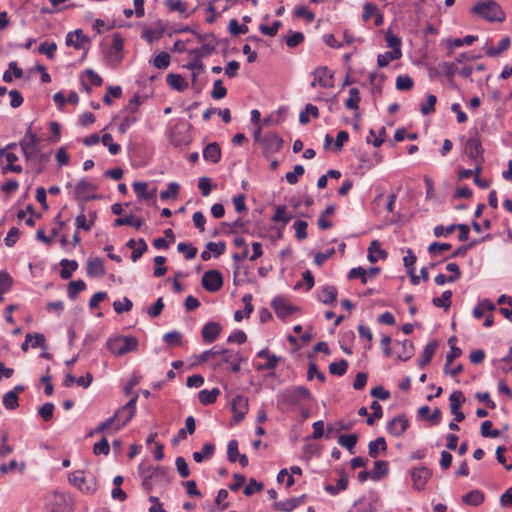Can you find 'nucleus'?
<instances>
[{
  "label": "nucleus",
  "mask_w": 512,
  "mask_h": 512,
  "mask_svg": "<svg viewBox=\"0 0 512 512\" xmlns=\"http://www.w3.org/2000/svg\"><path fill=\"white\" fill-rule=\"evenodd\" d=\"M138 396L132 397L124 406L119 408L112 417L103 421L95 429H93L90 435L96 433H102L115 424V430L119 431L122 429L135 415L136 413V402Z\"/></svg>",
  "instance_id": "obj_1"
},
{
  "label": "nucleus",
  "mask_w": 512,
  "mask_h": 512,
  "mask_svg": "<svg viewBox=\"0 0 512 512\" xmlns=\"http://www.w3.org/2000/svg\"><path fill=\"white\" fill-rule=\"evenodd\" d=\"M309 400H311V393L304 386L287 388L277 396L279 408H294Z\"/></svg>",
  "instance_id": "obj_2"
},
{
  "label": "nucleus",
  "mask_w": 512,
  "mask_h": 512,
  "mask_svg": "<svg viewBox=\"0 0 512 512\" xmlns=\"http://www.w3.org/2000/svg\"><path fill=\"white\" fill-rule=\"evenodd\" d=\"M471 11L489 22H503L505 20L504 11L493 0L478 2L472 7Z\"/></svg>",
  "instance_id": "obj_3"
},
{
  "label": "nucleus",
  "mask_w": 512,
  "mask_h": 512,
  "mask_svg": "<svg viewBox=\"0 0 512 512\" xmlns=\"http://www.w3.org/2000/svg\"><path fill=\"white\" fill-rule=\"evenodd\" d=\"M106 345L112 354L115 356H122L126 353L137 350L138 340L133 336H118L109 339Z\"/></svg>",
  "instance_id": "obj_4"
},
{
  "label": "nucleus",
  "mask_w": 512,
  "mask_h": 512,
  "mask_svg": "<svg viewBox=\"0 0 512 512\" xmlns=\"http://www.w3.org/2000/svg\"><path fill=\"white\" fill-rule=\"evenodd\" d=\"M47 512H72L71 497L60 491H53L46 497Z\"/></svg>",
  "instance_id": "obj_5"
},
{
  "label": "nucleus",
  "mask_w": 512,
  "mask_h": 512,
  "mask_svg": "<svg viewBox=\"0 0 512 512\" xmlns=\"http://www.w3.org/2000/svg\"><path fill=\"white\" fill-rule=\"evenodd\" d=\"M39 139L32 132L31 128H28L24 137L20 140L19 146L27 162H34L40 149L38 147Z\"/></svg>",
  "instance_id": "obj_6"
},
{
  "label": "nucleus",
  "mask_w": 512,
  "mask_h": 512,
  "mask_svg": "<svg viewBox=\"0 0 512 512\" xmlns=\"http://www.w3.org/2000/svg\"><path fill=\"white\" fill-rule=\"evenodd\" d=\"M165 468L153 467L150 465L141 464L139 466V474L142 478V486L146 490H151L154 486L155 479L164 475Z\"/></svg>",
  "instance_id": "obj_7"
},
{
  "label": "nucleus",
  "mask_w": 512,
  "mask_h": 512,
  "mask_svg": "<svg viewBox=\"0 0 512 512\" xmlns=\"http://www.w3.org/2000/svg\"><path fill=\"white\" fill-rule=\"evenodd\" d=\"M69 482L86 494H93L96 491V481L93 477L87 479L81 471H75L68 477Z\"/></svg>",
  "instance_id": "obj_8"
},
{
  "label": "nucleus",
  "mask_w": 512,
  "mask_h": 512,
  "mask_svg": "<svg viewBox=\"0 0 512 512\" xmlns=\"http://www.w3.org/2000/svg\"><path fill=\"white\" fill-rule=\"evenodd\" d=\"M202 286L209 292H217L223 286V277L218 270H208L202 276Z\"/></svg>",
  "instance_id": "obj_9"
},
{
  "label": "nucleus",
  "mask_w": 512,
  "mask_h": 512,
  "mask_svg": "<svg viewBox=\"0 0 512 512\" xmlns=\"http://www.w3.org/2000/svg\"><path fill=\"white\" fill-rule=\"evenodd\" d=\"M123 57V38L119 33L113 35L112 43L106 52V58L112 65L118 64Z\"/></svg>",
  "instance_id": "obj_10"
},
{
  "label": "nucleus",
  "mask_w": 512,
  "mask_h": 512,
  "mask_svg": "<svg viewBox=\"0 0 512 512\" xmlns=\"http://www.w3.org/2000/svg\"><path fill=\"white\" fill-rule=\"evenodd\" d=\"M271 305H272L273 309L275 310L276 315L281 319H285L297 311V308L294 307L288 301V299H286L285 297H282V296L275 297L272 300Z\"/></svg>",
  "instance_id": "obj_11"
},
{
  "label": "nucleus",
  "mask_w": 512,
  "mask_h": 512,
  "mask_svg": "<svg viewBox=\"0 0 512 512\" xmlns=\"http://www.w3.org/2000/svg\"><path fill=\"white\" fill-rule=\"evenodd\" d=\"M311 75L314 78L311 82V87H316L318 85L323 88L333 87V76L330 74L326 66L316 68Z\"/></svg>",
  "instance_id": "obj_12"
},
{
  "label": "nucleus",
  "mask_w": 512,
  "mask_h": 512,
  "mask_svg": "<svg viewBox=\"0 0 512 512\" xmlns=\"http://www.w3.org/2000/svg\"><path fill=\"white\" fill-rule=\"evenodd\" d=\"M231 408L235 422L242 421L249 409L248 398L244 395H236L231 401Z\"/></svg>",
  "instance_id": "obj_13"
},
{
  "label": "nucleus",
  "mask_w": 512,
  "mask_h": 512,
  "mask_svg": "<svg viewBox=\"0 0 512 512\" xmlns=\"http://www.w3.org/2000/svg\"><path fill=\"white\" fill-rule=\"evenodd\" d=\"M431 477V471L426 467L413 468L411 470V479L413 482V488L421 491L425 488L427 481Z\"/></svg>",
  "instance_id": "obj_14"
},
{
  "label": "nucleus",
  "mask_w": 512,
  "mask_h": 512,
  "mask_svg": "<svg viewBox=\"0 0 512 512\" xmlns=\"http://www.w3.org/2000/svg\"><path fill=\"white\" fill-rule=\"evenodd\" d=\"M97 213L94 210L88 211L87 214L84 212V207H81L80 213L75 218V224L77 229L84 231H90L95 224Z\"/></svg>",
  "instance_id": "obj_15"
},
{
  "label": "nucleus",
  "mask_w": 512,
  "mask_h": 512,
  "mask_svg": "<svg viewBox=\"0 0 512 512\" xmlns=\"http://www.w3.org/2000/svg\"><path fill=\"white\" fill-rule=\"evenodd\" d=\"M371 18L374 19L375 26H381L383 24V14L373 3H365L363 5L362 19L364 22H368Z\"/></svg>",
  "instance_id": "obj_16"
},
{
  "label": "nucleus",
  "mask_w": 512,
  "mask_h": 512,
  "mask_svg": "<svg viewBox=\"0 0 512 512\" xmlns=\"http://www.w3.org/2000/svg\"><path fill=\"white\" fill-rule=\"evenodd\" d=\"M408 426L409 422L404 416H397L389 421L387 431L391 435L399 437L407 430Z\"/></svg>",
  "instance_id": "obj_17"
},
{
  "label": "nucleus",
  "mask_w": 512,
  "mask_h": 512,
  "mask_svg": "<svg viewBox=\"0 0 512 512\" xmlns=\"http://www.w3.org/2000/svg\"><path fill=\"white\" fill-rule=\"evenodd\" d=\"M221 332V325L217 322H208L202 328L201 334L204 342H214Z\"/></svg>",
  "instance_id": "obj_18"
},
{
  "label": "nucleus",
  "mask_w": 512,
  "mask_h": 512,
  "mask_svg": "<svg viewBox=\"0 0 512 512\" xmlns=\"http://www.w3.org/2000/svg\"><path fill=\"white\" fill-rule=\"evenodd\" d=\"M338 291L333 285H325L318 293V300L326 305H331L336 302Z\"/></svg>",
  "instance_id": "obj_19"
},
{
  "label": "nucleus",
  "mask_w": 512,
  "mask_h": 512,
  "mask_svg": "<svg viewBox=\"0 0 512 512\" xmlns=\"http://www.w3.org/2000/svg\"><path fill=\"white\" fill-rule=\"evenodd\" d=\"M466 151L471 159L476 163H480V160H482V148L478 138H470L467 140Z\"/></svg>",
  "instance_id": "obj_20"
},
{
  "label": "nucleus",
  "mask_w": 512,
  "mask_h": 512,
  "mask_svg": "<svg viewBox=\"0 0 512 512\" xmlns=\"http://www.w3.org/2000/svg\"><path fill=\"white\" fill-rule=\"evenodd\" d=\"M96 189L97 187L94 184L82 179L76 184L74 194L77 198L89 199L90 194L95 192Z\"/></svg>",
  "instance_id": "obj_21"
},
{
  "label": "nucleus",
  "mask_w": 512,
  "mask_h": 512,
  "mask_svg": "<svg viewBox=\"0 0 512 512\" xmlns=\"http://www.w3.org/2000/svg\"><path fill=\"white\" fill-rule=\"evenodd\" d=\"M106 273L104 261L100 258H90L87 262V274L91 277H102Z\"/></svg>",
  "instance_id": "obj_22"
},
{
  "label": "nucleus",
  "mask_w": 512,
  "mask_h": 512,
  "mask_svg": "<svg viewBox=\"0 0 512 512\" xmlns=\"http://www.w3.org/2000/svg\"><path fill=\"white\" fill-rule=\"evenodd\" d=\"M133 189L137 194V197L143 200H152L155 198L157 193L156 187L152 188L151 190H148L147 182H134Z\"/></svg>",
  "instance_id": "obj_23"
},
{
  "label": "nucleus",
  "mask_w": 512,
  "mask_h": 512,
  "mask_svg": "<svg viewBox=\"0 0 512 512\" xmlns=\"http://www.w3.org/2000/svg\"><path fill=\"white\" fill-rule=\"evenodd\" d=\"M209 37H211L210 41L204 42L200 47L191 50L190 53L194 56H198V58H205L212 54L216 48L217 41L215 40L213 34H211Z\"/></svg>",
  "instance_id": "obj_24"
},
{
  "label": "nucleus",
  "mask_w": 512,
  "mask_h": 512,
  "mask_svg": "<svg viewBox=\"0 0 512 512\" xmlns=\"http://www.w3.org/2000/svg\"><path fill=\"white\" fill-rule=\"evenodd\" d=\"M88 40V37L83 33L81 29L70 32L66 36V44L68 46H73L76 49H81L84 43L88 42Z\"/></svg>",
  "instance_id": "obj_25"
},
{
  "label": "nucleus",
  "mask_w": 512,
  "mask_h": 512,
  "mask_svg": "<svg viewBox=\"0 0 512 512\" xmlns=\"http://www.w3.org/2000/svg\"><path fill=\"white\" fill-rule=\"evenodd\" d=\"M203 157L206 161L218 163L221 159V148L218 143L208 144L203 150Z\"/></svg>",
  "instance_id": "obj_26"
},
{
  "label": "nucleus",
  "mask_w": 512,
  "mask_h": 512,
  "mask_svg": "<svg viewBox=\"0 0 512 512\" xmlns=\"http://www.w3.org/2000/svg\"><path fill=\"white\" fill-rule=\"evenodd\" d=\"M387 253L381 248V244L378 240H373L368 248V260L371 263L377 262L379 259H385Z\"/></svg>",
  "instance_id": "obj_27"
},
{
  "label": "nucleus",
  "mask_w": 512,
  "mask_h": 512,
  "mask_svg": "<svg viewBox=\"0 0 512 512\" xmlns=\"http://www.w3.org/2000/svg\"><path fill=\"white\" fill-rule=\"evenodd\" d=\"M263 143L268 151L278 152L282 147L283 140L277 134L271 133L264 137Z\"/></svg>",
  "instance_id": "obj_28"
},
{
  "label": "nucleus",
  "mask_w": 512,
  "mask_h": 512,
  "mask_svg": "<svg viewBox=\"0 0 512 512\" xmlns=\"http://www.w3.org/2000/svg\"><path fill=\"white\" fill-rule=\"evenodd\" d=\"M380 451H387V444L384 437H378L368 445V453L371 458H377Z\"/></svg>",
  "instance_id": "obj_29"
},
{
  "label": "nucleus",
  "mask_w": 512,
  "mask_h": 512,
  "mask_svg": "<svg viewBox=\"0 0 512 512\" xmlns=\"http://www.w3.org/2000/svg\"><path fill=\"white\" fill-rule=\"evenodd\" d=\"M462 501L466 505L479 506L484 501V494L480 490H472L463 495Z\"/></svg>",
  "instance_id": "obj_30"
},
{
  "label": "nucleus",
  "mask_w": 512,
  "mask_h": 512,
  "mask_svg": "<svg viewBox=\"0 0 512 512\" xmlns=\"http://www.w3.org/2000/svg\"><path fill=\"white\" fill-rule=\"evenodd\" d=\"M358 436L356 434H343L338 438V443L342 447L346 448L350 454H354V448L357 444Z\"/></svg>",
  "instance_id": "obj_31"
},
{
  "label": "nucleus",
  "mask_w": 512,
  "mask_h": 512,
  "mask_svg": "<svg viewBox=\"0 0 512 512\" xmlns=\"http://www.w3.org/2000/svg\"><path fill=\"white\" fill-rule=\"evenodd\" d=\"M347 486H348V477L342 471L340 473V478H339L337 484L335 486L331 485V484H327L325 486V490H326V492H328L331 495H337L340 491L345 490L347 488Z\"/></svg>",
  "instance_id": "obj_32"
},
{
  "label": "nucleus",
  "mask_w": 512,
  "mask_h": 512,
  "mask_svg": "<svg viewBox=\"0 0 512 512\" xmlns=\"http://www.w3.org/2000/svg\"><path fill=\"white\" fill-rule=\"evenodd\" d=\"M166 80L168 85L177 91H183L188 86L185 79L179 74L170 73L167 75Z\"/></svg>",
  "instance_id": "obj_33"
},
{
  "label": "nucleus",
  "mask_w": 512,
  "mask_h": 512,
  "mask_svg": "<svg viewBox=\"0 0 512 512\" xmlns=\"http://www.w3.org/2000/svg\"><path fill=\"white\" fill-rule=\"evenodd\" d=\"M60 265L62 267L60 276L65 280L71 278L72 273L78 268V263L75 260L62 259Z\"/></svg>",
  "instance_id": "obj_34"
},
{
  "label": "nucleus",
  "mask_w": 512,
  "mask_h": 512,
  "mask_svg": "<svg viewBox=\"0 0 512 512\" xmlns=\"http://www.w3.org/2000/svg\"><path fill=\"white\" fill-rule=\"evenodd\" d=\"M510 43L511 41L509 37H503L496 47H488L486 54L490 57H497L509 48Z\"/></svg>",
  "instance_id": "obj_35"
},
{
  "label": "nucleus",
  "mask_w": 512,
  "mask_h": 512,
  "mask_svg": "<svg viewBox=\"0 0 512 512\" xmlns=\"http://www.w3.org/2000/svg\"><path fill=\"white\" fill-rule=\"evenodd\" d=\"M388 462L384 460H377L374 463V468L371 472V478L374 481L380 480L388 473Z\"/></svg>",
  "instance_id": "obj_36"
},
{
  "label": "nucleus",
  "mask_w": 512,
  "mask_h": 512,
  "mask_svg": "<svg viewBox=\"0 0 512 512\" xmlns=\"http://www.w3.org/2000/svg\"><path fill=\"white\" fill-rule=\"evenodd\" d=\"M16 143H10L6 147L0 149V162L5 158L6 165L14 164L18 160V156L11 150L16 148Z\"/></svg>",
  "instance_id": "obj_37"
},
{
  "label": "nucleus",
  "mask_w": 512,
  "mask_h": 512,
  "mask_svg": "<svg viewBox=\"0 0 512 512\" xmlns=\"http://www.w3.org/2000/svg\"><path fill=\"white\" fill-rule=\"evenodd\" d=\"M143 223H144V220L142 218H135L133 215H129L124 218L115 219L113 226L119 227L122 225H129V226L135 227L136 229H139V228H141Z\"/></svg>",
  "instance_id": "obj_38"
},
{
  "label": "nucleus",
  "mask_w": 512,
  "mask_h": 512,
  "mask_svg": "<svg viewBox=\"0 0 512 512\" xmlns=\"http://www.w3.org/2000/svg\"><path fill=\"white\" fill-rule=\"evenodd\" d=\"M436 348H437L436 342H430L424 347L421 358L419 360L420 367H424L431 361L433 355L435 354Z\"/></svg>",
  "instance_id": "obj_39"
},
{
  "label": "nucleus",
  "mask_w": 512,
  "mask_h": 512,
  "mask_svg": "<svg viewBox=\"0 0 512 512\" xmlns=\"http://www.w3.org/2000/svg\"><path fill=\"white\" fill-rule=\"evenodd\" d=\"M214 450H215V447H214L213 444L206 443L203 446L201 452L196 451V452L193 453V459H194L195 462L201 463L205 459L211 458L213 456V454H214Z\"/></svg>",
  "instance_id": "obj_40"
},
{
  "label": "nucleus",
  "mask_w": 512,
  "mask_h": 512,
  "mask_svg": "<svg viewBox=\"0 0 512 512\" xmlns=\"http://www.w3.org/2000/svg\"><path fill=\"white\" fill-rule=\"evenodd\" d=\"M220 394V390L218 388H213L212 390H202L199 393V401L203 405H209L216 401L217 397Z\"/></svg>",
  "instance_id": "obj_41"
},
{
  "label": "nucleus",
  "mask_w": 512,
  "mask_h": 512,
  "mask_svg": "<svg viewBox=\"0 0 512 512\" xmlns=\"http://www.w3.org/2000/svg\"><path fill=\"white\" fill-rule=\"evenodd\" d=\"M402 53L401 50L388 51L384 54H379L377 57V64L379 67L387 66L392 60L399 59Z\"/></svg>",
  "instance_id": "obj_42"
},
{
  "label": "nucleus",
  "mask_w": 512,
  "mask_h": 512,
  "mask_svg": "<svg viewBox=\"0 0 512 512\" xmlns=\"http://www.w3.org/2000/svg\"><path fill=\"white\" fill-rule=\"evenodd\" d=\"M312 116L314 118H318L319 116V110L315 105L307 104L305 107V110L302 111L299 115V122L302 125H306L309 123L310 119L309 116Z\"/></svg>",
  "instance_id": "obj_43"
},
{
  "label": "nucleus",
  "mask_w": 512,
  "mask_h": 512,
  "mask_svg": "<svg viewBox=\"0 0 512 512\" xmlns=\"http://www.w3.org/2000/svg\"><path fill=\"white\" fill-rule=\"evenodd\" d=\"M397 345L401 346V351L398 353V358L403 361L409 360L414 354V346L411 341L405 340Z\"/></svg>",
  "instance_id": "obj_44"
},
{
  "label": "nucleus",
  "mask_w": 512,
  "mask_h": 512,
  "mask_svg": "<svg viewBox=\"0 0 512 512\" xmlns=\"http://www.w3.org/2000/svg\"><path fill=\"white\" fill-rule=\"evenodd\" d=\"M450 411L456 412L460 410L461 405L465 402V397L462 391L456 390L454 391L450 397Z\"/></svg>",
  "instance_id": "obj_45"
},
{
  "label": "nucleus",
  "mask_w": 512,
  "mask_h": 512,
  "mask_svg": "<svg viewBox=\"0 0 512 512\" xmlns=\"http://www.w3.org/2000/svg\"><path fill=\"white\" fill-rule=\"evenodd\" d=\"M9 435L5 430L0 429V456L5 457L14 451L13 446L7 444Z\"/></svg>",
  "instance_id": "obj_46"
},
{
  "label": "nucleus",
  "mask_w": 512,
  "mask_h": 512,
  "mask_svg": "<svg viewBox=\"0 0 512 512\" xmlns=\"http://www.w3.org/2000/svg\"><path fill=\"white\" fill-rule=\"evenodd\" d=\"M348 368V362L345 359H341L338 362H332L329 365V372L332 375L343 376Z\"/></svg>",
  "instance_id": "obj_47"
},
{
  "label": "nucleus",
  "mask_w": 512,
  "mask_h": 512,
  "mask_svg": "<svg viewBox=\"0 0 512 512\" xmlns=\"http://www.w3.org/2000/svg\"><path fill=\"white\" fill-rule=\"evenodd\" d=\"M451 298L452 292L450 290H446L442 293L441 297L433 298L432 303L436 307H443L444 309H448L451 306Z\"/></svg>",
  "instance_id": "obj_48"
},
{
  "label": "nucleus",
  "mask_w": 512,
  "mask_h": 512,
  "mask_svg": "<svg viewBox=\"0 0 512 512\" xmlns=\"http://www.w3.org/2000/svg\"><path fill=\"white\" fill-rule=\"evenodd\" d=\"M86 284L82 280L71 281L68 285V296L75 300L77 295L85 290Z\"/></svg>",
  "instance_id": "obj_49"
},
{
  "label": "nucleus",
  "mask_w": 512,
  "mask_h": 512,
  "mask_svg": "<svg viewBox=\"0 0 512 512\" xmlns=\"http://www.w3.org/2000/svg\"><path fill=\"white\" fill-rule=\"evenodd\" d=\"M18 394L15 391H9L3 396V405L8 410H13L18 407Z\"/></svg>",
  "instance_id": "obj_50"
},
{
  "label": "nucleus",
  "mask_w": 512,
  "mask_h": 512,
  "mask_svg": "<svg viewBox=\"0 0 512 512\" xmlns=\"http://www.w3.org/2000/svg\"><path fill=\"white\" fill-rule=\"evenodd\" d=\"M360 102L359 90L357 88H351L349 90V98L345 101V106L348 109H358Z\"/></svg>",
  "instance_id": "obj_51"
},
{
  "label": "nucleus",
  "mask_w": 512,
  "mask_h": 512,
  "mask_svg": "<svg viewBox=\"0 0 512 512\" xmlns=\"http://www.w3.org/2000/svg\"><path fill=\"white\" fill-rule=\"evenodd\" d=\"M179 189H180V186L178 183L171 182V183H169L167 190L161 191L160 198L162 200H167L170 198L176 199L178 196V193H179Z\"/></svg>",
  "instance_id": "obj_52"
},
{
  "label": "nucleus",
  "mask_w": 512,
  "mask_h": 512,
  "mask_svg": "<svg viewBox=\"0 0 512 512\" xmlns=\"http://www.w3.org/2000/svg\"><path fill=\"white\" fill-rule=\"evenodd\" d=\"M304 41V34L297 31H289V35L286 38V45L289 48H294L300 45Z\"/></svg>",
  "instance_id": "obj_53"
},
{
  "label": "nucleus",
  "mask_w": 512,
  "mask_h": 512,
  "mask_svg": "<svg viewBox=\"0 0 512 512\" xmlns=\"http://www.w3.org/2000/svg\"><path fill=\"white\" fill-rule=\"evenodd\" d=\"M101 142L104 146H106L109 150V152L112 154V155H116L119 153L120 151V145H118L117 143H114L113 142V137L111 134L109 133H105L102 138H101Z\"/></svg>",
  "instance_id": "obj_54"
},
{
  "label": "nucleus",
  "mask_w": 512,
  "mask_h": 512,
  "mask_svg": "<svg viewBox=\"0 0 512 512\" xmlns=\"http://www.w3.org/2000/svg\"><path fill=\"white\" fill-rule=\"evenodd\" d=\"M177 249L179 252L185 254L187 260H191L197 255V248L191 244L181 242L178 244Z\"/></svg>",
  "instance_id": "obj_55"
},
{
  "label": "nucleus",
  "mask_w": 512,
  "mask_h": 512,
  "mask_svg": "<svg viewBox=\"0 0 512 512\" xmlns=\"http://www.w3.org/2000/svg\"><path fill=\"white\" fill-rule=\"evenodd\" d=\"M305 172V169L302 165H295L293 171L287 172L285 178L289 184H296L299 180V177L302 176Z\"/></svg>",
  "instance_id": "obj_56"
},
{
  "label": "nucleus",
  "mask_w": 512,
  "mask_h": 512,
  "mask_svg": "<svg viewBox=\"0 0 512 512\" xmlns=\"http://www.w3.org/2000/svg\"><path fill=\"white\" fill-rule=\"evenodd\" d=\"M451 249V244L449 243H439V242H433L428 247V252L431 256H438L442 254L445 251H448Z\"/></svg>",
  "instance_id": "obj_57"
},
{
  "label": "nucleus",
  "mask_w": 512,
  "mask_h": 512,
  "mask_svg": "<svg viewBox=\"0 0 512 512\" xmlns=\"http://www.w3.org/2000/svg\"><path fill=\"white\" fill-rule=\"evenodd\" d=\"M163 340L169 346H179L182 343V334L178 331H171L164 334Z\"/></svg>",
  "instance_id": "obj_58"
},
{
  "label": "nucleus",
  "mask_w": 512,
  "mask_h": 512,
  "mask_svg": "<svg viewBox=\"0 0 512 512\" xmlns=\"http://www.w3.org/2000/svg\"><path fill=\"white\" fill-rule=\"evenodd\" d=\"M295 237L298 240H304L307 238V227L308 223L303 220H297L294 222Z\"/></svg>",
  "instance_id": "obj_59"
},
{
  "label": "nucleus",
  "mask_w": 512,
  "mask_h": 512,
  "mask_svg": "<svg viewBox=\"0 0 512 512\" xmlns=\"http://www.w3.org/2000/svg\"><path fill=\"white\" fill-rule=\"evenodd\" d=\"M227 89L223 86L222 80L218 79L213 84L211 97L215 100L222 99L226 96Z\"/></svg>",
  "instance_id": "obj_60"
},
{
  "label": "nucleus",
  "mask_w": 512,
  "mask_h": 512,
  "mask_svg": "<svg viewBox=\"0 0 512 512\" xmlns=\"http://www.w3.org/2000/svg\"><path fill=\"white\" fill-rule=\"evenodd\" d=\"M437 102V97L433 94H429L427 96V103H422L420 105V110L423 115H429L430 113L435 111V105Z\"/></svg>",
  "instance_id": "obj_61"
},
{
  "label": "nucleus",
  "mask_w": 512,
  "mask_h": 512,
  "mask_svg": "<svg viewBox=\"0 0 512 512\" xmlns=\"http://www.w3.org/2000/svg\"><path fill=\"white\" fill-rule=\"evenodd\" d=\"M133 307V303L130 299H128L127 297H124L122 301L120 300H117V301H114L113 303V308L115 310L116 313H123V312H128L132 309Z\"/></svg>",
  "instance_id": "obj_62"
},
{
  "label": "nucleus",
  "mask_w": 512,
  "mask_h": 512,
  "mask_svg": "<svg viewBox=\"0 0 512 512\" xmlns=\"http://www.w3.org/2000/svg\"><path fill=\"white\" fill-rule=\"evenodd\" d=\"M170 64V55L166 52H161L155 56L153 65L158 69H166Z\"/></svg>",
  "instance_id": "obj_63"
},
{
  "label": "nucleus",
  "mask_w": 512,
  "mask_h": 512,
  "mask_svg": "<svg viewBox=\"0 0 512 512\" xmlns=\"http://www.w3.org/2000/svg\"><path fill=\"white\" fill-rule=\"evenodd\" d=\"M413 87V80L408 75H400L396 79V88L401 91L410 90Z\"/></svg>",
  "instance_id": "obj_64"
}]
</instances>
